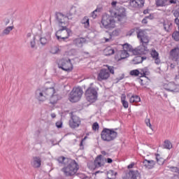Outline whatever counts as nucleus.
I'll list each match as a JSON object with an SVG mask.
<instances>
[{"mask_svg": "<svg viewBox=\"0 0 179 179\" xmlns=\"http://www.w3.org/2000/svg\"><path fill=\"white\" fill-rule=\"evenodd\" d=\"M57 162L60 164H64L61 171L64 173L65 177H73L78 173V170H79V164H78L75 159L62 156L57 158Z\"/></svg>", "mask_w": 179, "mask_h": 179, "instance_id": "f257e3e1", "label": "nucleus"}, {"mask_svg": "<svg viewBox=\"0 0 179 179\" xmlns=\"http://www.w3.org/2000/svg\"><path fill=\"white\" fill-rule=\"evenodd\" d=\"M55 17L56 20L58 22L59 27H62L56 31L55 36L59 41H65V40H68V38H69V36H71L72 30L66 27L65 22L62 20L64 17H65V15L62 13H56Z\"/></svg>", "mask_w": 179, "mask_h": 179, "instance_id": "f03ea898", "label": "nucleus"}, {"mask_svg": "<svg viewBox=\"0 0 179 179\" xmlns=\"http://www.w3.org/2000/svg\"><path fill=\"white\" fill-rule=\"evenodd\" d=\"M137 33V38L140 40L142 44L134 49V55H145L149 51L148 49V44H149V37L146 35L145 31L138 29Z\"/></svg>", "mask_w": 179, "mask_h": 179, "instance_id": "7ed1b4c3", "label": "nucleus"}, {"mask_svg": "<svg viewBox=\"0 0 179 179\" xmlns=\"http://www.w3.org/2000/svg\"><path fill=\"white\" fill-rule=\"evenodd\" d=\"M118 133L113 129L103 128L101 132V138L105 142H111L117 138Z\"/></svg>", "mask_w": 179, "mask_h": 179, "instance_id": "20e7f679", "label": "nucleus"}, {"mask_svg": "<svg viewBox=\"0 0 179 179\" xmlns=\"http://www.w3.org/2000/svg\"><path fill=\"white\" fill-rule=\"evenodd\" d=\"M92 85L93 83H91L90 87H89L85 92V96L87 101H90V103H94V101L97 100V97L99 96V94L97 93V90H99V89L92 87Z\"/></svg>", "mask_w": 179, "mask_h": 179, "instance_id": "39448f33", "label": "nucleus"}, {"mask_svg": "<svg viewBox=\"0 0 179 179\" xmlns=\"http://www.w3.org/2000/svg\"><path fill=\"white\" fill-rule=\"evenodd\" d=\"M36 94H38V99L39 101H44L45 99H48V97H51V96L55 94V88H45L41 92L36 91Z\"/></svg>", "mask_w": 179, "mask_h": 179, "instance_id": "423d86ee", "label": "nucleus"}, {"mask_svg": "<svg viewBox=\"0 0 179 179\" xmlns=\"http://www.w3.org/2000/svg\"><path fill=\"white\" fill-rule=\"evenodd\" d=\"M102 26L104 29H114L115 27V20H114V17L104 14L102 16V20L101 21Z\"/></svg>", "mask_w": 179, "mask_h": 179, "instance_id": "0eeeda50", "label": "nucleus"}, {"mask_svg": "<svg viewBox=\"0 0 179 179\" xmlns=\"http://www.w3.org/2000/svg\"><path fill=\"white\" fill-rule=\"evenodd\" d=\"M83 94V90L80 87L73 88L70 92L69 100L71 103H78L80 99H82V95Z\"/></svg>", "mask_w": 179, "mask_h": 179, "instance_id": "6e6552de", "label": "nucleus"}, {"mask_svg": "<svg viewBox=\"0 0 179 179\" xmlns=\"http://www.w3.org/2000/svg\"><path fill=\"white\" fill-rule=\"evenodd\" d=\"M57 66L59 69H62V71H65L66 72H71L72 69H73V65H72V63L71 62V59H60L58 62Z\"/></svg>", "mask_w": 179, "mask_h": 179, "instance_id": "1a4fd4ad", "label": "nucleus"}, {"mask_svg": "<svg viewBox=\"0 0 179 179\" xmlns=\"http://www.w3.org/2000/svg\"><path fill=\"white\" fill-rule=\"evenodd\" d=\"M71 120H69V127L72 129H75V128L79 127L80 125V117H79L76 115H73V112L71 113Z\"/></svg>", "mask_w": 179, "mask_h": 179, "instance_id": "9d476101", "label": "nucleus"}, {"mask_svg": "<svg viewBox=\"0 0 179 179\" xmlns=\"http://www.w3.org/2000/svg\"><path fill=\"white\" fill-rule=\"evenodd\" d=\"M164 89L167 90V92H172L173 93H178L179 92V85H176V83L171 82L168 84L164 85Z\"/></svg>", "mask_w": 179, "mask_h": 179, "instance_id": "9b49d317", "label": "nucleus"}, {"mask_svg": "<svg viewBox=\"0 0 179 179\" xmlns=\"http://www.w3.org/2000/svg\"><path fill=\"white\" fill-rule=\"evenodd\" d=\"M108 78H110V72H108V70L106 69H101L97 76V80L99 82H102V80H107Z\"/></svg>", "mask_w": 179, "mask_h": 179, "instance_id": "f8f14e48", "label": "nucleus"}, {"mask_svg": "<svg viewBox=\"0 0 179 179\" xmlns=\"http://www.w3.org/2000/svg\"><path fill=\"white\" fill-rule=\"evenodd\" d=\"M115 16L117 17V20L119 22H122V17H125V8L122 6L117 7L116 11L115 12Z\"/></svg>", "mask_w": 179, "mask_h": 179, "instance_id": "ddd939ff", "label": "nucleus"}, {"mask_svg": "<svg viewBox=\"0 0 179 179\" xmlns=\"http://www.w3.org/2000/svg\"><path fill=\"white\" fill-rule=\"evenodd\" d=\"M161 24H162L164 30L167 33H170L173 30V22L171 20H164Z\"/></svg>", "mask_w": 179, "mask_h": 179, "instance_id": "4468645a", "label": "nucleus"}, {"mask_svg": "<svg viewBox=\"0 0 179 179\" xmlns=\"http://www.w3.org/2000/svg\"><path fill=\"white\" fill-rule=\"evenodd\" d=\"M31 166H32L34 169H40V167H41V157H33Z\"/></svg>", "mask_w": 179, "mask_h": 179, "instance_id": "2eb2a0df", "label": "nucleus"}, {"mask_svg": "<svg viewBox=\"0 0 179 179\" xmlns=\"http://www.w3.org/2000/svg\"><path fill=\"white\" fill-rule=\"evenodd\" d=\"M143 165L144 167H145V169L152 170V169H154L155 166H156V162L154 160H148L145 159L143 162Z\"/></svg>", "mask_w": 179, "mask_h": 179, "instance_id": "dca6fc26", "label": "nucleus"}, {"mask_svg": "<svg viewBox=\"0 0 179 179\" xmlns=\"http://www.w3.org/2000/svg\"><path fill=\"white\" fill-rule=\"evenodd\" d=\"M170 57L173 61L177 62L179 58V48H175L170 51Z\"/></svg>", "mask_w": 179, "mask_h": 179, "instance_id": "f3484780", "label": "nucleus"}, {"mask_svg": "<svg viewBox=\"0 0 179 179\" xmlns=\"http://www.w3.org/2000/svg\"><path fill=\"white\" fill-rule=\"evenodd\" d=\"M150 54L151 57L153 58V59H155V64L159 65V64L162 62L160 58L159 57V52L156 51L155 49H152Z\"/></svg>", "mask_w": 179, "mask_h": 179, "instance_id": "a211bd4d", "label": "nucleus"}, {"mask_svg": "<svg viewBox=\"0 0 179 179\" xmlns=\"http://www.w3.org/2000/svg\"><path fill=\"white\" fill-rule=\"evenodd\" d=\"M73 43L75 45L79 47L80 48H82L83 47V44L86 43V39L85 38H78L73 41Z\"/></svg>", "mask_w": 179, "mask_h": 179, "instance_id": "6ab92c4d", "label": "nucleus"}, {"mask_svg": "<svg viewBox=\"0 0 179 179\" xmlns=\"http://www.w3.org/2000/svg\"><path fill=\"white\" fill-rule=\"evenodd\" d=\"M140 75L141 78H147L146 76H149L150 75V71H149V69L148 67H144L140 69Z\"/></svg>", "mask_w": 179, "mask_h": 179, "instance_id": "aec40b11", "label": "nucleus"}, {"mask_svg": "<svg viewBox=\"0 0 179 179\" xmlns=\"http://www.w3.org/2000/svg\"><path fill=\"white\" fill-rule=\"evenodd\" d=\"M139 176V171L138 170H130L129 172V177H130L131 179H137Z\"/></svg>", "mask_w": 179, "mask_h": 179, "instance_id": "412c9836", "label": "nucleus"}, {"mask_svg": "<svg viewBox=\"0 0 179 179\" xmlns=\"http://www.w3.org/2000/svg\"><path fill=\"white\" fill-rule=\"evenodd\" d=\"M50 104L52 106H55L58 103V100H59V96L57 94H52V96H50Z\"/></svg>", "mask_w": 179, "mask_h": 179, "instance_id": "4be33fe9", "label": "nucleus"}, {"mask_svg": "<svg viewBox=\"0 0 179 179\" xmlns=\"http://www.w3.org/2000/svg\"><path fill=\"white\" fill-rule=\"evenodd\" d=\"M155 158L157 164H159V166H163L164 164V162H166V159L162 157V155H160L159 154H155Z\"/></svg>", "mask_w": 179, "mask_h": 179, "instance_id": "5701e85b", "label": "nucleus"}, {"mask_svg": "<svg viewBox=\"0 0 179 179\" xmlns=\"http://www.w3.org/2000/svg\"><path fill=\"white\" fill-rule=\"evenodd\" d=\"M13 30V26L7 27L1 34H0V37H3V36H8L10 31Z\"/></svg>", "mask_w": 179, "mask_h": 179, "instance_id": "b1692460", "label": "nucleus"}, {"mask_svg": "<svg viewBox=\"0 0 179 179\" xmlns=\"http://www.w3.org/2000/svg\"><path fill=\"white\" fill-rule=\"evenodd\" d=\"M115 52L114 49H113L111 47L108 46L104 50V54L106 57H110V55H113Z\"/></svg>", "mask_w": 179, "mask_h": 179, "instance_id": "393cba45", "label": "nucleus"}, {"mask_svg": "<svg viewBox=\"0 0 179 179\" xmlns=\"http://www.w3.org/2000/svg\"><path fill=\"white\" fill-rule=\"evenodd\" d=\"M81 23L82 24H84L85 29H89V27H90V23L89 22V17L87 16L83 18Z\"/></svg>", "mask_w": 179, "mask_h": 179, "instance_id": "a878e982", "label": "nucleus"}, {"mask_svg": "<svg viewBox=\"0 0 179 179\" xmlns=\"http://www.w3.org/2000/svg\"><path fill=\"white\" fill-rule=\"evenodd\" d=\"M129 101L131 103H135V104H137V103L141 101V97L138 95H133L130 98Z\"/></svg>", "mask_w": 179, "mask_h": 179, "instance_id": "bb28decb", "label": "nucleus"}, {"mask_svg": "<svg viewBox=\"0 0 179 179\" xmlns=\"http://www.w3.org/2000/svg\"><path fill=\"white\" fill-rule=\"evenodd\" d=\"M134 48H132V45H131L129 43H124L123 45V50L124 51H127L128 52V51L129 52H133L134 53Z\"/></svg>", "mask_w": 179, "mask_h": 179, "instance_id": "cd10ccee", "label": "nucleus"}, {"mask_svg": "<svg viewBox=\"0 0 179 179\" xmlns=\"http://www.w3.org/2000/svg\"><path fill=\"white\" fill-rule=\"evenodd\" d=\"M126 99H127V96H125V94H122V96H121L122 104L124 108H128L129 103H128V101H126Z\"/></svg>", "mask_w": 179, "mask_h": 179, "instance_id": "c85d7f7f", "label": "nucleus"}, {"mask_svg": "<svg viewBox=\"0 0 179 179\" xmlns=\"http://www.w3.org/2000/svg\"><path fill=\"white\" fill-rule=\"evenodd\" d=\"M131 63L134 65H138V64H142V61L141 59V56H136L132 60Z\"/></svg>", "mask_w": 179, "mask_h": 179, "instance_id": "c756f323", "label": "nucleus"}, {"mask_svg": "<svg viewBox=\"0 0 179 179\" xmlns=\"http://www.w3.org/2000/svg\"><path fill=\"white\" fill-rule=\"evenodd\" d=\"M157 6H166L167 5V0H156Z\"/></svg>", "mask_w": 179, "mask_h": 179, "instance_id": "7c9ffc66", "label": "nucleus"}, {"mask_svg": "<svg viewBox=\"0 0 179 179\" xmlns=\"http://www.w3.org/2000/svg\"><path fill=\"white\" fill-rule=\"evenodd\" d=\"M72 16H73V13H72V8L70 10L67 11L66 15H64V17L67 18L68 20H72V19H73Z\"/></svg>", "mask_w": 179, "mask_h": 179, "instance_id": "2f4dec72", "label": "nucleus"}, {"mask_svg": "<svg viewBox=\"0 0 179 179\" xmlns=\"http://www.w3.org/2000/svg\"><path fill=\"white\" fill-rule=\"evenodd\" d=\"M172 38L174 41H179V31H174L173 32Z\"/></svg>", "mask_w": 179, "mask_h": 179, "instance_id": "473e14b6", "label": "nucleus"}, {"mask_svg": "<svg viewBox=\"0 0 179 179\" xmlns=\"http://www.w3.org/2000/svg\"><path fill=\"white\" fill-rule=\"evenodd\" d=\"M164 149L170 150L171 148H173V145H171V142H170V141L169 140H166L164 141Z\"/></svg>", "mask_w": 179, "mask_h": 179, "instance_id": "72a5a7b5", "label": "nucleus"}, {"mask_svg": "<svg viewBox=\"0 0 179 179\" xmlns=\"http://www.w3.org/2000/svg\"><path fill=\"white\" fill-rule=\"evenodd\" d=\"M129 57V53L127 50H122L120 54L121 59H125V58H128Z\"/></svg>", "mask_w": 179, "mask_h": 179, "instance_id": "f704fd0d", "label": "nucleus"}, {"mask_svg": "<svg viewBox=\"0 0 179 179\" xmlns=\"http://www.w3.org/2000/svg\"><path fill=\"white\" fill-rule=\"evenodd\" d=\"M131 76H139L141 75V71L138 69L131 70L130 71Z\"/></svg>", "mask_w": 179, "mask_h": 179, "instance_id": "c9c22d12", "label": "nucleus"}, {"mask_svg": "<svg viewBox=\"0 0 179 179\" xmlns=\"http://www.w3.org/2000/svg\"><path fill=\"white\" fill-rule=\"evenodd\" d=\"M39 41L41 45H45V44H48V39L46 38L45 37H41L39 38Z\"/></svg>", "mask_w": 179, "mask_h": 179, "instance_id": "e433bc0d", "label": "nucleus"}, {"mask_svg": "<svg viewBox=\"0 0 179 179\" xmlns=\"http://www.w3.org/2000/svg\"><path fill=\"white\" fill-rule=\"evenodd\" d=\"M30 45L31 48L32 49L37 48V47H36V36H34L32 40L30 41Z\"/></svg>", "mask_w": 179, "mask_h": 179, "instance_id": "4c0bfd02", "label": "nucleus"}, {"mask_svg": "<svg viewBox=\"0 0 179 179\" xmlns=\"http://www.w3.org/2000/svg\"><path fill=\"white\" fill-rule=\"evenodd\" d=\"M130 6H132V8H138V4L136 1V0H131L129 2Z\"/></svg>", "mask_w": 179, "mask_h": 179, "instance_id": "58836bf2", "label": "nucleus"}, {"mask_svg": "<svg viewBox=\"0 0 179 179\" xmlns=\"http://www.w3.org/2000/svg\"><path fill=\"white\" fill-rule=\"evenodd\" d=\"M117 174L118 173L113 170H110L109 171H108V177H110L108 176H114V179L117 176Z\"/></svg>", "mask_w": 179, "mask_h": 179, "instance_id": "ea45409f", "label": "nucleus"}, {"mask_svg": "<svg viewBox=\"0 0 179 179\" xmlns=\"http://www.w3.org/2000/svg\"><path fill=\"white\" fill-rule=\"evenodd\" d=\"M99 128H100V126L99 125V123L97 122H95L92 124V129H93V131H97V130H99Z\"/></svg>", "mask_w": 179, "mask_h": 179, "instance_id": "a19ab883", "label": "nucleus"}, {"mask_svg": "<svg viewBox=\"0 0 179 179\" xmlns=\"http://www.w3.org/2000/svg\"><path fill=\"white\" fill-rule=\"evenodd\" d=\"M100 8H96L95 10H94L92 13H91V16L92 17H93V19H96V17H97V14H96V12H100Z\"/></svg>", "mask_w": 179, "mask_h": 179, "instance_id": "79ce46f5", "label": "nucleus"}, {"mask_svg": "<svg viewBox=\"0 0 179 179\" xmlns=\"http://www.w3.org/2000/svg\"><path fill=\"white\" fill-rule=\"evenodd\" d=\"M137 5H138V8H142L143 5H145V0H136Z\"/></svg>", "mask_w": 179, "mask_h": 179, "instance_id": "37998d69", "label": "nucleus"}, {"mask_svg": "<svg viewBox=\"0 0 179 179\" xmlns=\"http://www.w3.org/2000/svg\"><path fill=\"white\" fill-rule=\"evenodd\" d=\"M172 13H173V16L176 17V18H178L179 17V8L177 10H172Z\"/></svg>", "mask_w": 179, "mask_h": 179, "instance_id": "c03bdc74", "label": "nucleus"}, {"mask_svg": "<svg viewBox=\"0 0 179 179\" xmlns=\"http://www.w3.org/2000/svg\"><path fill=\"white\" fill-rule=\"evenodd\" d=\"M108 66V71L110 72V73H112V75H114V66Z\"/></svg>", "mask_w": 179, "mask_h": 179, "instance_id": "a18cd8bd", "label": "nucleus"}, {"mask_svg": "<svg viewBox=\"0 0 179 179\" xmlns=\"http://www.w3.org/2000/svg\"><path fill=\"white\" fill-rule=\"evenodd\" d=\"M94 164L95 167H101V162H97V159H95L94 161Z\"/></svg>", "mask_w": 179, "mask_h": 179, "instance_id": "49530a36", "label": "nucleus"}, {"mask_svg": "<svg viewBox=\"0 0 179 179\" xmlns=\"http://www.w3.org/2000/svg\"><path fill=\"white\" fill-rule=\"evenodd\" d=\"M135 31H136L135 28L130 29V30L127 32V36H132Z\"/></svg>", "mask_w": 179, "mask_h": 179, "instance_id": "de8ad7c7", "label": "nucleus"}, {"mask_svg": "<svg viewBox=\"0 0 179 179\" xmlns=\"http://www.w3.org/2000/svg\"><path fill=\"white\" fill-rule=\"evenodd\" d=\"M145 122L147 127H150V128H152V124H150V119H145Z\"/></svg>", "mask_w": 179, "mask_h": 179, "instance_id": "09e8293b", "label": "nucleus"}, {"mask_svg": "<svg viewBox=\"0 0 179 179\" xmlns=\"http://www.w3.org/2000/svg\"><path fill=\"white\" fill-rule=\"evenodd\" d=\"M86 136L83 138L81 141H80V149L81 150H83V149H85V148L83 147V141L86 139Z\"/></svg>", "mask_w": 179, "mask_h": 179, "instance_id": "8fccbe9b", "label": "nucleus"}, {"mask_svg": "<svg viewBox=\"0 0 179 179\" xmlns=\"http://www.w3.org/2000/svg\"><path fill=\"white\" fill-rule=\"evenodd\" d=\"M52 54H58V52H59V48H58L57 47H55L52 50Z\"/></svg>", "mask_w": 179, "mask_h": 179, "instance_id": "3c124183", "label": "nucleus"}, {"mask_svg": "<svg viewBox=\"0 0 179 179\" xmlns=\"http://www.w3.org/2000/svg\"><path fill=\"white\" fill-rule=\"evenodd\" d=\"M170 169H171V171H173V173H177L178 167L171 166Z\"/></svg>", "mask_w": 179, "mask_h": 179, "instance_id": "603ef678", "label": "nucleus"}, {"mask_svg": "<svg viewBox=\"0 0 179 179\" xmlns=\"http://www.w3.org/2000/svg\"><path fill=\"white\" fill-rule=\"evenodd\" d=\"M102 157H103V155H98V156L96 157L95 160H97L98 162L101 163V159H102Z\"/></svg>", "mask_w": 179, "mask_h": 179, "instance_id": "864d4df0", "label": "nucleus"}, {"mask_svg": "<svg viewBox=\"0 0 179 179\" xmlns=\"http://www.w3.org/2000/svg\"><path fill=\"white\" fill-rule=\"evenodd\" d=\"M56 127L58 129L62 128V122H57Z\"/></svg>", "mask_w": 179, "mask_h": 179, "instance_id": "5fc2aeb1", "label": "nucleus"}, {"mask_svg": "<svg viewBox=\"0 0 179 179\" xmlns=\"http://www.w3.org/2000/svg\"><path fill=\"white\" fill-rule=\"evenodd\" d=\"M66 30H63V31L59 34H57V36H62V37H66Z\"/></svg>", "mask_w": 179, "mask_h": 179, "instance_id": "6e6d98bb", "label": "nucleus"}, {"mask_svg": "<svg viewBox=\"0 0 179 179\" xmlns=\"http://www.w3.org/2000/svg\"><path fill=\"white\" fill-rule=\"evenodd\" d=\"M145 17L147 18V20L150 19V20H153V19H155V17L152 14H150L149 15L145 16Z\"/></svg>", "mask_w": 179, "mask_h": 179, "instance_id": "4d7b16f0", "label": "nucleus"}, {"mask_svg": "<svg viewBox=\"0 0 179 179\" xmlns=\"http://www.w3.org/2000/svg\"><path fill=\"white\" fill-rule=\"evenodd\" d=\"M105 162L106 163H108V164H111V163H113V159L111 158H107L105 159Z\"/></svg>", "mask_w": 179, "mask_h": 179, "instance_id": "13d9d810", "label": "nucleus"}, {"mask_svg": "<svg viewBox=\"0 0 179 179\" xmlns=\"http://www.w3.org/2000/svg\"><path fill=\"white\" fill-rule=\"evenodd\" d=\"M111 5L113 8H117V1H112Z\"/></svg>", "mask_w": 179, "mask_h": 179, "instance_id": "bf43d9fd", "label": "nucleus"}, {"mask_svg": "<svg viewBox=\"0 0 179 179\" xmlns=\"http://www.w3.org/2000/svg\"><path fill=\"white\" fill-rule=\"evenodd\" d=\"M124 74H122L120 77L116 78L117 80V82H120V80H122V79H124Z\"/></svg>", "mask_w": 179, "mask_h": 179, "instance_id": "052dcab7", "label": "nucleus"}, {"mask_svg": "<svg viewBox=\"0 0 179 179\" xmlns=\"http://www.w3.org/2000/svg\"><path fill=\"white\" fill-rule=\"evenodd\" d=\"M142 23L144 24H148V20L145 18V17L142 20Z\"/></svg>", "mask_w": 179, "mask_h": 179, "instance_id": "680f3d73", "label": "nucleus"}, {"mask_svg": "<svg viewBox=\"0 0 179 179\" xmlns=\"http://www.w3.org/2000/svg\"><path fill=\"white\" fill-rule=\"evenodd\" d=\"M5 24L6 26H8L9 24L10 20L8 18L4 19Z\"/></svg>", "mask_w": 179, "mask_h": 179, "instance_id": "e2e57ef3", "label": "nucleus"}, {"mask_svg": "<svg viewBox=\"0 0 179 179\" xmlns=\"http://www.w3.org/2000/svg\"><path fill=\"white\" fill-rule=\"evenodd\" d=\"M135 166L134 163H131L129 165H128L127 169H132Z\"/></svg>", "mask_w": 179, "mask_h": 179, "instance_id": "0e129e2a", "label": "nucleus"}, {"mask_svg": "<svg viewBox=\"0 0 179 179\" xmlns=\"http://www.w3.org/2000/svg\"><path fill=\"white\" fill-rule=\"evenodd\" d=\"M175 23L177 24L178 27H179V19L178 18H175Z\"/></svg>", "mask_w": 179, "mask_h": 179, "instance_id": "69168bd1", "label": "nucleus"}, {"mask_svg": "<svg viewBox=\"0 0 179 179\" xmlns=\"http://www.w3.org/2000/svg\"><path fill=\"white\" fill-rule=\"evenodd\" d=\"M101 155H103V156H109L108 153L106 152V151H101Z\"/></svg>", "mask_w": 179, "mask_h": 179, "instance_id": "338daca9", "label": "nucleus"}, {"mask_svg": "<svg viewBox=\"0 0 179 179\" xmlns=\"http://www.w3.org/2000/svg\"><path fill=\"white\" fill-rule=\"evenodd\" d=\"M169 3H177V0H170Z\"/></svg>", "mask_w": 179, "mask_h": 179, "instance_id": "774afa93", "label": "nucleus"}]
</instances>
